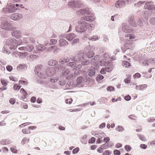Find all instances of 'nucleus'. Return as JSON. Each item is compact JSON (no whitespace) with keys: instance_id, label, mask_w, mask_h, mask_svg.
I'll use <instances>...</instances> for the list:
<instances>
[{"instance_id":"nucleus-1","label":"nucleus","mask_w":155,"mask_h":155,"mask_svg":"<svg viewBox=\"0 0 155 155\" xmlns=\"http://www.w3.org/2000/svg\"><path fill=\"white\" fill-rule=\"evenodd\" d=\"M80 12L84 15H87L86 16H84L81 18V20H84L86 21H93L95 19V17L94 14L92 13H89V11L85 9H81L80 10Z\"/></svg>"},{"instance_id":"nucleus-2","label":"nucleus","mask_w":155,"mask_h":155,"mask_svg":"<svg viewBox=\"0 0 155 155\" xmlns=\"http://www.w3.org/2000/svg\"><path fill=\"white\" fill-rule=\"evenodd\" d=\"M90 25L84 20H81L79 21L78 25L76 27V30L79 32H84L89 28Z\"/></svg>"},{"instance_id":"nucleus-3","label":"nucleus","mask_w":155,"mask_h":155,"mask_svg":"<svg viewBox=\"0 0 155 155\" xmlns=\"http://www.w3.org/2000/svg\"><path fill=\"white\" fill-rule=\"evenodd\" d=\"M98 64L101 66H110L112 64L111 61L108 54L106 53L104 54L103 57Z\"/></svg>"},{"instance_id":"nucleus-4","label":"nucleus","mask_w":155,"mask_h":155,"mask_svg":"<svg viewBox=\"0 0 155 155\" xmlns=\"http://www.w3.org/2000/svg\"><path fill=\"white\" fill-rule=\"evenodd\" d=\"M6 44L8 45L10 49H15L17 46L21 44L22 43L21 41L19 40L17 41L14 38H9L7 40Z\"/></svg>"},{"instance_id":"nucleus-5","label":"nucleus","mask_w":155,"mask_h":155,"mask_svg":"<svg viewBox=\"0 0 155 155\" xmlns=\"http://www.w3.org/2000/svg\"><path fill=\"white\" fill-rule=\"evenodd\" d=\"M11 24L5 21H3L0 25V28L6 31L10 30L11 28Z\"/></svg>"},{"instance_id":"nucleus-6","label":"nucleus","mask_w":155,"mask_h":155,"mask_svg":"<svg viewBox=\"0 0 155 155\" xmlns=\"http://www.w3.org/2000/svg\"><path fill=\"white\" fill-rule=\"evenodd\" d=\"M64 69L65 72L63 73L64 76H65L67 79H70L73 77L74 75L72 73L70 72L67 68Z\"/></svg>"},{"instance_id":"nucleus-7","label":"nucleus","mask_w":155,"mask_h":155,"mask_svg":"<svg viewBox=\"0 0 155 155\" xmlns=\"http://www.w3.org/2000/svg\"><path fill=\"white\" fill-rule=\"evenodd\" d=\"M21 14L17 13H14L11 15L10 18L13 20H19L22 18Z\"/></svg>"},{"instance_id":"nucleus-8","label":"nucleus","mask_w":155,"mask_h":155,"mask_svg":"<svg viewBox=\"0 0 155 155\" xmlns=\"http://www.w3.org/2000/svg\"><path fill=\"white\" fill-rule=\"evenodd\" d=\"M125 4L123 0H118L115 4V6L117 8H120L124 5Z\"/></svg>"},{"instance_id":"nucleus-9","label":"nucleus","mask_w":155,"mask_h":155,"mask_svg":"<svg viewBox=\"0 0 155 155\" xmlns=\"http://www.w3.org/2000/svg\"><path fill=\"white\" fill-rule=\"evenodd\" d=\"M12 35L17 38H18L21 37V33L19 31L15 30L12 32Z\"/></svg>"},{"instance_id":"nucleus-10","label":"nucleus","mask_w":155,"mask_h":155,"mask_svg":"<svg viewBox=\"0 0 155 155\" xmlns=\"http://www.w3.org/2000/svg\"><path fill=\"white\" fill-rule=\"evenodd\" d=\"M75 36L76 35L74 33H69L67 35L66 38L68 41H71Z\"/></svg>"},{"instance_id":"nucleus-11","label":"nucleus","mask_w":155,"mask_h":155,"mask_svg":"<svg viewBox=\"0 0 155 155\" xmlns=\"http://www.w3.org/2000/svg\"><path fill=\"white\" fill-rule=\"evenodd\" d=\"M33 49V47L32 46H31L30 47H29L28 46H27L26 47H21L19 48V49L20 50H26L28 51L31 52V51Z\"/></svg>"},{"instance_id":"nucleus-12","label":"nucleus","mask_w":155,"mask_h":155,"mask_svg":"<svg viewBox=\"0 0 155 155\" xmlns=\"http://www.w3.org/2000/svg\"><path fill=\"white\" fill-rule=\"evenodd\" d=\"M124 46L126 49H131L133 47L132 43L131 42L125 43L124 44Z\"/></svg>"},{"instance_id":"nucleus-13","label":"nucleus","mask_w":155,"mask_h":155,"mask_svg":"<svg viewBox=\"0 0 155 155\" xmlns=\"http://www.w3.org/2000/svg\"><path fill=\"white\" fill-rule=\"evenodd\" d=\"M78 5V3L77 2L71 1L68 4V5L71 8H76Z\"/></svg>"},{"instance_id":"nucleus-14","label":"nucleus","mask_w":155,"mask_h":155,"mask_svg":"<svg viewBox=\"0 0 155 155\" xmlns=\"http://www.w3.org/2000/svg\"><path fill=\"white\" fill-rule=\"evenodd\" d=\"M59 45L60 46H64L67 45H68V42L65 40L63 39H61L60 40Z\"/></svg>"},{"instance_id":"nucleus-15","label":"nucleus","mask_w":155,"mask_h":155,"mask_svg":"<svg viewBox=\"0 0 155 155\" xmlns=\"http://www.w3.org/2000/svg\"><path fill=\"white\" fill-rule=\"evenodd\" d=\"M58 64V62L55 60L51 59L48 62V64L51 66H53Z\"/></svg>"},{"instance_id":"nucleus-16","label":"nucleus","mask_w":155,"mask_h":155,"mask_svg":"<svg viewBox=\"0 0 155 155\" xmlns=\"http://www.w3.org/2000/svg\"><path fill=\"white\" fill-rule=\"evenodd\" d=\"M69 61V58L67 57L65 58H61L60 59L59 62L60 63L64 64L68 62Z\"/></svg>"},{"instance_id":"nucleus-17","label":"nucleus","mask_w":155,"mask_h":155,"mask_svg":"<svg viewBox=\"0 0 155 155\" xmlns=\"http://www.w3.org/2000/svg\"><path fill=\"white\" fill-rule=\"evenodd\" d=\"M147 87L146 84L141 85L139 86H137L136 89L139 90H143L144 89L146 88Z\"/></svg>"},{"instance_id":"nucleus-18","label":"nucleus","mask_w":155,"mask_h":155,"mask_svg":"<svg viewBox=\"0 0 155 155\" xmlns=\"http://www.w3.org/2000/svg\"><path fill=\"white\" fill-rule=\"evenodd\" d=\"M95 73V71L94 68H92L90 69L88 71V74L91 77H92L94 75Z\"/></svg>"},{"instance_id":"nucleus-19","label":"nucleus","mask_w":155,"mask_h":155,"mask_svg":"<svg viewBox=\"0 0 155 155\" xmlns=\"http://www.w3.org/2000/svg\"><path fill=\"white\" fill-rule=\"evenodd\" d=\"M122 65L124 67L128 68L131 67V65L130 63L127 61H124L122 63Z\"/></svg>"},{"instance_id":"nucleus-20","label":"nucleus","mask_w":155,"mask_h":155,"mask_svg":"<svg viewBox=\"0 0 155 155\" xmlns=\"http://www.w3.org/2000/svg\"><path fill=\"white\" fill-rule=\"evenodd\" d=\"M55 73V70L54 69L53 70H49L48 72H46V74L49 76H53Z\"/></svg>"},{"instance_id":"nucleus-21","label":"nucleus","mask_w":155,"mask_h":155,"mask_svg":"<svg viewBox=\"0 0 155 155\" xmlns=\"http://www.w3.org/2000/svg\"><path fill=\"white\" fill-rule=\"evenodd\" d=\"M17 10V8L15 7L14 5H13L10 7L8 11L9 12L12 13L15 12Z\"/></svg>"},{"instance_id":"nucleus-22","label":"nucleus","mask_w":155,"mask_h":155,"mask_svg":"<svg viewBox=\"0 0 155 155\" xmlns=\"http://www.w3.org/2000/svg\"><path fill=\"white\" fill-rule=\"evenodd\" d=\"M20 91L23 94V96L22 97V98H25L26 96L27 95V94L26 91L23 88L21 89Z\"/></svg>"},{"instance_id":"nucleus-23","label":"nucleus","mask_w":155,"mask_h":155,"mask_svg":"<svg viewBox=\"0 0 155 155\" xmlns=\"http://www.w3.org/2000/svg\"><path fill=\"white\" fill-rule=\"evenodd\" d=\"M86 55L88 58H90L94 55V53L91 51L88 52L86 53Z\"/></svg>"},{"instance_id":"nucleus-24","label":"nucleus","mask_w":155,"mask_h":155,"mask_svg":"<svg viewBox=\"0 0 155 155\" xmlns=\"http://www.w3.org/2000/svg\"><path fill=\"white\" fill-rule=\"evenodd\" d=\"M84 81V79L82 77H79L76 80V81L78 84H81Z\"/></svg>"},{"instance_id":"nucleus-25","label":"nucleus","mask_w":155,"mask_h":155,"mask_svg":"<svg viewBox=\"0 0 155 155\" xmlns=\"http://www.w3.org/2000/svg\"><path fill=\"white\" fill-rule=\"evenodd\" d=\"M125 37L126 38H129V39H134L135 38L134 35H131L130 34H127L125 35Z\"/></svg>"},{"instance_id":"nucleus-26","label":"nucleus","mask_w":155,"mask_h":155,"mask_svg":"<svg viewBox=\"0 0 155 155\" xmlns=\"http://www.w3.org/2000/svg\"><path fill=\"white\" fill-rule=\"evenodd\" d=\"M29 141V138L25 137L23 138L21 141V143L23 144H24L26 143H28Z\"/></svg>"},{"instance_id":"nucleus-27","label":"nucleus","mask_w":155,"mask_h":155,"mask_svg":"<svg viewBox=\"0 0 155 155\" xmlns=\"http://www.w3.org/2000/svg\"><path fill=\"white\" fill-rule=\"evenodd\" d=\"M99 38L96 36H93L92 37H90L88 38V39L89 40H91L92 41H95Z\"/></svg>"},{"instance_id":"nucleus-28","label":"nucleus","mask_w":155,"mask_h":155,"mask_svg":"<svg viewBox=\"0 0 155 155\" xmlns=\"http://www.w3.org/2000/svg\"><path fill=\"white\" fill-rule=\"evenodd\" d=\"M130 75H128L127 78H126L124 80L125 83L127 84L130 83Z\"/></svg>"},{"instance_id":"nucleus-29","label":"nucleus","mask_w":155,"mask_h":155,"mask_svg":"<svg viewBox=\"0 0 155 155\" xmlns=\"http://www.w3.org/2000/svg\"><path fill=\"white\" fill-rule=\"evenodd\" d=\"M103 78L104 77L101 74L98 75L96 78V80L98 82H100Z\"/></svg>"},{"instance_id":"nucleus-30","label":"nucleus","mask_w":155,"mask_h":155,"mask_svg":"<svg viewBox=\"0 0 155 155\" xmlns=\"http://www.w3.org/2000/svg\"><path fill=\"white\" fill-rule=\"evenodd\" d=\"M110 68H101L100 71L101 73L102 74H104L106 73V72H109Z\"/></svg>"},{"instance_id":"nucleus-31","label":"nucleus","mask_w":155,"mask_h":155,"mask_svg":"<svg viewBox=\"0 0 155 155\" xmlns=\"http://www.w3.org/2000/svg\"><path fill=\"white\" fill-rule=\"evenodd\" d=\"M152 6L150 4V3L149 2H147L144 5V7L146 9H150L152 8Z\"/></svg>"},{"instance_id":"nucleus-32","label":"nucleus","mask_w":155,"mask_h":155,"mask_svg":"<svg viewBox=\"0 0 155 155\" xmlns=\"http://www.w3.org/2000/svg\"><path fill=\"white\" fill-rule=\"evenodd\" d=\"M76 63L74 62H70L69 63L68 66L70 67H71L72 68H74L76 66Z\"/></svg>"},{"instance_id":"nucleus-33","label":"nucleus","mask_w":155,"mask_h":155,"mask_svg":"<svg viewBox=\"0 0 155 155\" xmlns=\"http://www.w3.org/2000/svg\"><path fill=\"white\" fill-rule=\"evenodd\" d=\"M22 132L23 133L25 134H28L30 133V131L28 128V129H24L22 130Z\"/></svg>"},{"instance_id":"nucleus-34","label":"nucleus","mask_w":155,"mask_h":155,"mask_svg":"<svg viewBox=\"0 0 155 155\" xmlns=\"http://www.w3.org/2000/svg\"><path fill=\"white\" fill-rule=\"evenodd\" d=\"M122 29L123 31L126 33H129L130 32V30L128 29L127 27L126 26H123L122 28Z\"/></svg>"},{"instance_id":"nucleus-35","label":"nucleus","mask_w":155,"mask_h":155,"mask_svg":"<svg viewBox=\"0 0 155 155\" xmlns=\"http://www.w3.org/2000/svg\"><path fill=\"white\" fill-rule=\"evenodd\" d=\"M1 81V82L3 85L5 86L8 84V82L6 80L2 79Z\"/></svg>"},{"instance_id":"nucleus-36","label":"nucleus","mask_w":155,"mask_h":155,"mask_svg":"<svg viewBox=\"0 0 155 155\" xmlns=\"http://www.w3.org/2000/svg\"><path fill=\"white\" fill-rule=\"evenodd\" d=\"M101 147L103 149H106L108 148L109 145L108 143H105L104 144L101 145Z\"/></svg>"},{"instance_id":"nucleus-37","label":"nucleus","mask_w":155,"mask_h":155,"mask_svg":"<svg viewBox=\"0 0 155 155\" xmlns=\"http://www.w3.org/2000/svg\"><path fill=\"white\" fill-rule=\"evenodd\" d=\"M138 136L139 137V138L140 140H142L143 141H146V139H145V137L143 135L139 134L138 135Z\"/></svg>"},{"instance_id":"nucleus-38","label":"nucleus","mask_w":155,"mask_h":155,"mask_svg":"<svg viewBox=\"0 0 155 155\" xmlns=\"http://www.w3.org/2000/svg\"><path fill=\"white\" fill-rule=\"evenodd\" d=\"M11 151L13 153H17L18 152V150H17L16 147H12L11 149Z\"/></svg>"},{"instance_id":"nucleus-39","label":"nucleus","mask_w":155,"mask_h":155,"mask_svg":"<svg viewBox=\"0 0 155 155\" xmlns=\"http://www.w3.org/2000/svg\"><path fill=\"white\" fill-rule=\"evenodd\" d=\"M147 121L148 122H153L155 121V117H151L148 118L147 119Z\"/></svg>"},{"instance_id":"nucleus-40","label":"nucleus","mask_w":155,"mask_h":155,"mask_svg":"<svg viewBox=\"0 0 155 155\" xmlns=\"http://www.w3.org/2000/svg\"><path fill=\"white\" fill-rule=\"evenodd\" d=\"M72 102V99L71 98H69L68 99H66V103L67 104H71Z\"/></svg>"},{"instance_id":"nucleus-41","label":"nucleus","mask_w":155,"mask_h":155,"mask_svg":"<svg viewBox=\"0 0 155 155\" xmlns=\"http://www.w3.org/2000/svg\"><path fill=\"white\" fill-rule=\"evenodd\" d=\"M9 102L12 104H14L15 102V98H11L9 100Z\"/></svg>"},{"instance_id":"nucleus-42","label":"nucleus","mask_w":155,"mask_h":155,"mask_svg":"<svg viewBox=\"0 0 155 155\" xmlns=\"http://www.w3.org/2000/svg\"><path fill=\"white\" fill-rule=\"evenodd\" d=\"M21 86L15 84L14 86V88L15 90H18L20 88Z\"/></svg>"},{"instance_id":"nucleus-43","label":"nucleus","mask_w":155,"mask_h":155,"mask_svg":"<svg viewBox=\"0 0 155 155\" xmlns=\"http://www.w3.org/2000/svg\"><path fill=\"white\" fill-rule=\"evenodd\" d=\"M124 148L125 150L127 152L130 151L131 149L130 147L128 145H126L124 147Z\"/></svg>"},{"instance_id":"nucleus-44","label":"nucleus","mask_w":155,"mask_h":155,"mask_svg":"<svg viewBox=\"0 0 155 155\" xmlns=\"http://www.w3.org/2000/svg\"><path fill=\"white\" fill-rule=\"evenodd\" d=\"M79 41V40L78 38H75L73 40L72 42V45H74V44L78 43Z\"/></svg>"},{"instance_id":"nucleus-45","label":"nucleus","mask_w":155,"mask_h":155,"mask_svg":"<svg viewBox=\"0 0 155 155\" xmlns=\"http://www.w3.org/2000/svg\"><path fill=\"white\" fill-rule=\"evenodd\" d=\"M111 153L109 150H107L104 151L103 153V155H110Z\"/></svg>"},{"instance_id":"nucleus-46","label":"nucleus","mask_w":155,"mask_h":155,"mask_svg":"<svg viewBox=\"0 0 155 155\" xmlns=\"http://www.w3.org/2000/svg\"><path fill=\"white\" fill-rule=\"evenodd\" d=\"M95 140V138L94 137H92L91 139H90L88 141L89 143H94Z\"/></svg>"},{"instance_id":"nucleus-47","label":"nucleus","mask_w":155,"mask_h":155,"mask_svg":"<svg viewBox=\"0 0 155 155\" xmlns=\"http://www.w3.org/2000/svg\"><path fill=\"white\" fill-rule=\"evenodd\" d=\"M114 153L115 155H120V152L117 150H115L114 151Z\"/></svg>"},{"instance_id":"nucleus-48","label":"nucleus","mask_w":155,"mask_h":155,"mask_svg":"<svg viewBox=\"0 0 155 155\" xmlns=\"http://www.w3.org/2000/svg\"><path fill=\"white\" fill-rule=\"evenodd\" d=\"M28 66L25 64H21L18 65V66L17 67V68H24L25 67H27Z\"/></svg>"},{"instance_id":"nucleus-49","label":"nucleus","mask_w":155,"mask_h":155,"mask_svg":"<svg viewBox=\"0 0 155 155\" xmlns=\"http://www.w3.org/2000/svg\"><path fill=\"white\" fill-rule=\"evenodd\" d=\"M106 126V124L105 123H103L99 126V128L100 129H102L104 127Z\"/></svg>"},{"instance_id":"nucleus-50","label":"nucleus","mask_w":155,"mask_h":155,"mask_svg":"<svg viewBox=\"0 0 155 155\" xmlns=\"http://www.w3.org/2000/svg\"><path fill=\"white\" fill-rule=\"evenodd\" d=\"M140 75L139 73H137L134 75V78H137L140 77Z\"/></svg>"},{"instance_id":"nucleus-51","label":"nucleus","mask_w":155,"mask_h":155,"mask_svg":"<svg viewBox=\"0 0 155 155\" xmlns=\"http://www.w3.org/2000/svg\"><path fill=\"white\" fill-rule=\"evenodd\" d=\"M73 71L74 72V76H78L79 74V73L78 71V70L77 71V70H75V68L73 69Z\"/></svg>"},{"instance_id":"nucleus-52","label":"nucleus","mask_w":155,"mask_h":155,"mask_svg":"<svg viewBox=\"0 0 155 155\" xmlns=\"http://www.w3.org/2000/svg\"><path fill=\"white\" fill-rule=\"evenodd\" d=\"M131 99V97L129 95L126 96L124 97V99L125 100L127 101H129Z\"/></svg>"},{"instance_id":"nucleus-53","label":"nucleus","mask_w":155,"mask_h":155,"mask_svg":"<svg viewBox=\"0 0 155 155\" xmlns=\"http://www.w3.org/2000/svg\"><path fill=\"white\" fill-rule=\"evenodd\" d=\"M79 150V148L78 147L76 148L73 150L72 152L73 153L75 154L77 153Z\"/></svg>"},{"instance_id":"nucleus-54","label":"nucleus","mask_w":155,"mask_h":155,"mask_svg":"<svg viewBox=\"0 0 155 155\" xmlns=\"http://www.w3.org/2000/svg\"><path fill=\"white\" fill-rule=\"evenodd\" d=\"M114 87L111 86H109L107 88V90L110 91H113L114 90Z\"/></svg>"},{"instance_id":"nucleus-55","label":"nucleus","mask_w":155,"mask_h":155,"mask_svg":"<svg viewBox=\"0 0 155 155\" xmlns=\"http://www.w3.org/2000/svg\"><path fill=\"white\" fill-rule=\"evenodd\" d=\"M150 23L153 25L155 24V18H151L150 20Z\"/></svg>"},{"instance_id":"nucleus-56","label":"nucleus","mask_w":155,"mask_h":155,"mask_svg":"<svg viewBox=\"0 0 155 155\" xmlns=\"http://www.w3.org/2000/svg\"><path fill=\"white\" fill-rule=\"evenodd\" d=\"M147 145L145 144H141L140 145V148L143 149H146L147 148Z\"/></svg>"},{"instance_id":"nucleus-57","label":"nucleus","mask_w":155,"mask_h":155,"mask_svg":"<svg viewBox=\"0 0 155 155\" xmlns=\"http://www.w3.org/2000/svg\"><path fill=\"white\" fill-rule=\"evenodd\" d=\"M110 140V138L108 137H105L104 139V141L106 143H107Z\"/></svg>"},{"instance_id":"nucleus-58","label":"nucleus","mask_w":155,"mask_h":155,"mask_svg":"<svg viewBox=\"0 0 155 155\" xmlns=\"http://www.w3.org/2000/svg\"><path fill=\"white\" fill-rule=\"evenodd\" d=\"M3 52L5 53H9L8 50L6 48H5V47L3 48Z\"/></svg>"},{"instance_id":"nucleus-59","label":"nucleus","mask_w":155,"mask_h":155,"mask_svg":"<svg viewBox=\"0 0 155 155\" xmlns=\"http://www.w3.org/2000/svg\"><path fill=\"white\" fill-rule=\"evenodd\" d=\"M36 101V98L34 97H32L31 98V101L32 103H34Z\"/></svg>"},{"instance_id":"nucleus-60","label":"nucleus","mask_w":155,"mask_h":155,"mask_svg":"<svg viewBox=\"0 0 155 155\" xmlns=\"http://www.w3.org/2000/svg\"><path fill=\"white\" fill-rule=\"evenodd\" d=\"M103 148L101 147L97 149V151L100 153H102L103 151Z\"/></svg>"},{"instance_id":"nucleus-61","label":"nucleus","mask_w":155,"mask_h":155,"mask_svg":"<svg viewBox=\"0 0 155 155\" xmlns=\"http://www.w3.org/2000/svg\"><path fill=\"white\" fill-rule=\"evenodd\" d=\"M50 41L52 44H55L57 42V41L54 39H51Z\"/></svg>"},{"instance_id":"nucleus-62","label":"nucleus","mask_w":155,"mask_h":155,"mask_svg":"<svg viewBox=\"0 0 155 155\" xmlns=\"http://www.w3.org/2000/svg\"><path fill=\"white\" fill-rule=\"evenodd\" d=\"M97 148L96 145H92L91 147V149L92 150H94Z\"/></svg>"},{"instance_id":"nucleus-63","label":"nucleus","mask_w":155,"mask_h":155,"mask_svg":"<svg viewBox=\"0 0 155 155\" xmlns=\"http://www.w3.org/2000/svg\"><path fill=\"white\" fill-rule=\"evenodd\" d=\"M106 136V134L104 133H101L99 135V137H105Z\"/></svg>"},{"instance_id":"nucleus-64","label":"nucleus","mask_w":155,"mask_h":155,"mask_svg":"<svg viewBox=\"0 0 155 155\" xmlns=\"http://www.w3.org/2000/svg\"><path fill=\"white\" fill-rule=\"evenodd\" d=\"M19 82L20 83L22 84H24L26 85L27 84V83L25 81L21 80L19 81Z\"/></svg>"}]
</instances>
